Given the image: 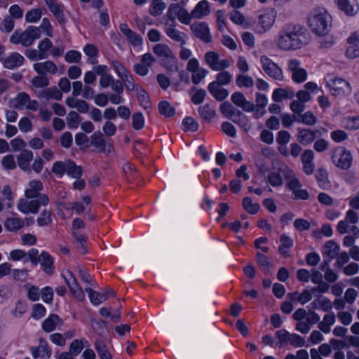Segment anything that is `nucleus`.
I'll use <instances>...</instances> for the list:
<instances>
[{
    "label": "nucleus",
    "instance_id": "f257e3e1",
    "mask_svg": "<svg viewBox=\"0 0 359 359\" xmlns=\"http://www.w3.org/2000/svg\"><path fill=\"white\" fill-rule=\"evenodd\" d=\"M309 41V32L299 24H286L278 33V46L283 50H296L307 45Z\"/></svg>",
    "mask_w": 359,
    "mask_h": 359
},
{
    "label": "nucleus",
    "instance_id": "f03ea898",
    "mask_svg": "<svg viewBox=\"0 0 359 359\" xmlns=\"http://www.w3.org/2000/svg\"><path fill=\"white\" fill-rule=\"evenodd\" d=\"M308 24L313 34H325L332 27V16L325 8H316L311 12Z\"/></svg>",
    "mask_w": 359,
    "mask_h": 359
},
{
    "label": "nucleus",
    "instance_id": "7ed1b4c3",
    "mask_svg": "<svg viewBox=\"0 0 359 359\" xmlns=\"http://www.w3.org/2000/svg\"><path fill=\"white\" fill-rule=\"evenodd\" d=\"M41 36L40 27L28 26L23 32L15 29L10 37V42L28 47L32 45L35 40L40 39Z\"/></svg>",
    "mask_w": 359,
    "mask_h": 359
},
{
    "label": "nucleus",
    "instance_id": "20e7f679",
    "mask_svg": "<svg viewBox=\"0 0 359 359\" xmlns=\"http://www.w3.org/2000/svg\"><path fill=\"white\" fill-rule=\"evenodd\" d=\"M332 163L342 170H348L351 168L353 157L349 150L343 147H337L332 155Z\"/></svg>",
    "mask_w": 359,
    "mask_h": 359
},
{
    "label": "nucleus",
    "instance_id": "39448f33",
    "mask_svg": "<svg viewBox=\"0 0 359 359\" xmlns=\"http://www.w3.org/2000/svg\"><path fill=\"white\" fill-rule=\"evenodd\" d=\"M10 107L16 109H23L24 107L29 110L36 111L39 108V102L30 99L29 95L25 92L17 94L16 97L9 102Z\"/></svg>",
    "mask_w": 359,
    "mask_h": 359
},
{
    "label": "nucleus",
    "instance_id": "423d86ee",
    "mask_svg": "<svg viewBox=\"0 0 359 359\" xmlns=\"http://www.w3.org/2000/svg\"><path fill=\"white\" fill-rule=\"evenodd\" d=\"M327 83L333 95H348L352 91L349 82L341 78H330Z\"/></svg>",
    "mask_w": 359,
    "mask_h": 359
},
{
    "label": "nucleus",
    "instance_id": "0eeeda50",
    "mask_svg": "<svg viewBox=\"0 0 359 359\" xmlns=\"http://www.w3.org/2000/svg\"><path fill=\"white\" fill-rule=\"evenodd\" d=\"M260 62L262 64L264 72L270 77L278 81L283 80V74L281 68L273 62L270 58L266 55H262L260 57Z\"/></svg>",
    "mask_w": 359,
    "mask_h": 359
},
{
    "label": "nucleus",
    "instance_id": "6e6552de",
    "mask_svg": "<svg viewBox=\"0 0 359 359\" xmlns=\"http://www.w3.org/2000/svg\"><path fill=\"white\" fill-rule=\"evenodd\" d=\"M288 70L291 72L292 79L297 83H303L307 79V72L301 67V63L297 59L289 60Z\"/></svg>",
    "mask_w": 359,
    "mask_h": 359
},
{
    "label": "nucleus",
    "instance_id": "1a4fd4ad",
    "mask_svg": "<svg viewBox=\"0 0 359 359\" xmlns=\"http://www.w3.org/2000/svg\"><path fill=\"white\" fill-rule=\"evenodd\" d=\"M297 141L304 146H307L314 142L318 136L321 135L318 130H311L308 128H298Z\"/></svg>",
    "mask_w": 359,
    "mask_h": 359
},
{
    "label": "nucleus",
    "instance_id": "9d476101",
    "mask_svg": "<svg viewBox=\"0 0 359 359\" xmlns=\"http://www.w3.org/2000/svg\"><path fill=\"white\" fill-rule=\"evenodd\" d=\"M190 29L195 36L200 39L203 42L210 43L211 41L212 38L210 30L205 22H194L191 25Z\"/></svg>",
    "mask_w": 359,
    "mask_h": 359
},
{
    "label": "nucleus",
    "instance_id": "9b49d317",
    "mask_svg": "<svg viewBox=\"0 0 359 359\" xmlns=\"http://www.w3.org/2000/svg\"><path fill=\"white\" fill-rule=\"evenodd\" d=\"M85 290L88 294L90 302L94 305H99L110 297H114L116 295L114 290L111 288L103 293L95 291L91 287H86Z\"/></svg>",
    "mask_w": 359,
    "mask_h": 359
},
{
    "label": "nucleus",
    "instance_id": "f8f14e48",
    "mask_svg": "<svg viewBox=\"0 0 359 359\" xmlns=\"http://www.w3.org/2000/svg\"><path fill=\"white\" fill-rule=\"evenodd\" d=\"M63 278L74 296L79 300L84 299V292L73 274L70 271H67V276L63 275Z\"/></svg>",
    "mask_w": 359,
    "mask_h": 359
},
{
    "label": "nucleus",
    "instance_id": "ddd939ff",
    "mask_svg": "<svg viewBox=\"0 0 359 359\" xmlns=\"http://www.w3.org/2000/svg\"><path fill=\"white\" fill-rule=\"evenodd\" d=\"M231 102L244 111L252 112L255 110V104L246 100L245 95L241 92H235L231 95Z\"/></svg>",
    "mask_w": 359,
    "mask_h": 359
},
{
    "label": "nucleus",
    "instance_id": "4468645a",
    "mask_svg": "<svg viewBox=\"0 0 359 359\" xmlns=\"http://www.w3.org/2000/svg\"><path fill=\"white\" fill-rule=\"evenodd\" d=\"M288 189L292 191L294 199L307 200L309 198V194L306 189H302V184L299 179H292L287 183Z\"/></svg>",
    "mask_w": 359,
    "mask_h": 359
},
{
    "label": "nucleus",
    "instance_id": "2eb2a0df",
    "mask_svg": "<svg viewBox=\"0 0 359 359\" xmlns=\"http://www.w3.org/2000/svg\"><path fill=\"white\" fill-rule=\"evenodd\" d=\"M348 44L346 49V55L350 59L359 57V34H353L347 39Z\"/></svg>",
    "mask_w": 359,
    "mask_h": 359
},
{
    "label": "nucleus",
    "instance_id": "dca6fc26",
    "mask_svg": "<svg viewBox=\"0 0 359 359\" xmlns=\"http://www.w3.org/2000/svg\"><path fill=\"white\" fill-rule=\"evenodd\" d=\"M31 352L34 359H49L51 355V350L45 340H41L37 347H32Z\"/></svg>",
    "mask_w": 359,
    "mask_h": 359
},
{
    "label": "nucleus",
    "instance_id": "f3484780",
    "mask_svg": "<svg viewBox=\"0 0 359 359\" xmlns=\"http://www.w3.org/2000/svg\"><path fill=\"white\" fill-rule=\"evenodd\" d=\"M90 140L91 145L96 148H98L100 151L104 152L106 151V147H107V152L110 153L111 151V149H113V147L111 144L107 145L104 135L100 131L94 133L91 135Z\"/></svg>",
    "mask_w": 359,
    "mask_h": 359
},
{
    "label": "nucleus",
    "instance_id": "a211bd4d",
    "mask_svg": "<svg viewBox=\"0 0 359 359\" xmlns=\"http://www.w3.org/2000/svg\"><path fill=\"white\" fill-rule=\"evenodd\" d=\"M25 58L17 52L12 53L10 55L5 57L3 65L8 69H14L22 65Z\"/></svg>",
    "mask_w": 359,
    "mask_h": 359
},
{
    "label": "nucleus",
    "instance_id": "6ab92c4d",
    "mask_svg": "<svg viewBox=\"0 0 359 359\" xmlns=\"http://www.w3.org/2000/svg\"><path fill=\"white\" fill-rule=\"evenodd\" d=\"M219 86L220 85L217 83L211 82L208 84V90L216 100L222 102L229 96V91L227 89Z\"/></svg>",
    "mask_w": 359,
    "mask_h": 359
},
{
    "label": "nucleus",
    "instance_id": "aec40b11",
    "mask_svg": "<svg viewBox=\"0 0 359 359\" xmlns=\"http://www.w3.org/2000/svg\"><path fill=\"white\" fill-rule=\"evenodd\" d=\"M34 157L33 152L30 150H23L17 156V163L20 168L24 171L30 172V162Z\"/></svg>",
    "mask_w": 359,
    "mask_h": 359
},
{
    "label": "nucleus",
    "instance_id": "412c9836",
    "mask_svg": "<svg viewBox=\"0 0 359 359\" xmlns=\"http://www.w3.org/2000/svg\"><path fill=\"white\" fill-rule=\"evenodd\" d=\"M34 69L41 75H45L47 73L55 74L57 68L55 63L51 60H46L43 62L34 64Z\"/></svg>",
    "mask_w": 359,
    "mask_h": 359
},
{
    "label": "nucleus",
    "instance_id": "4be33fe9",
    "mask_svg": "<svg viewBox=\"0 0 359 359\" xmlns=\"http://www.w3.org/2000/svg\"><path fill=\"white\" fill-rule=\"evenodd\" d=\"M29 188L25 191V195L27 198H40L43 194L40 191L43 190V186L39 180H32L29 183Z\"/></svg>",
    "mask_w": 359,
    "mask_h": 359
},
{
    "label": "nucleus",
    "instance_id": "5701e85b",
    "mask_svg": "<svg viewBox=\"0 0 359 359\" xmlns=\"http://www.w3.org/2000/svg\"><path fill=\"white\" fill-rule=\"evenodd\" d=\"M339 8L347 15H354L358 11V7L355 6V0H335Z\"/></svg>",
    "mask_w": 359,
    "mask_h": 359
},
{
    "label": "nucleus",
    "instance_id": "b1692460",
    "mask_svg": "<svg viewBox=\"0 0 359 359\" xmlns=\"http://www.w3.org/2000/svg\"><path fill=\"white\" fill-rule=\"evenodd\" d=\"M210 12L209 3L206 0L199 1L191 11L193 18L201 19L203 16L209 15Z\"/></svg>",
    "mask_w": 359,
    "mask_h": 359
},
{
    "label": "nucleus",
    "instance_id": "393cba45",
    "mask_svg": "<svg viewBox=\"0 0 359 359\" xmlns=\"http://www.w3.org/2000/svg\"><path fill=\"white\" fill-rule=\"evenodd\" d=\"M53 258L47 252H42L39 255V262L45 273L52 274L53 272Z\"/></svg>",
    "mask_w": 359,
    "mask_h": 359
},
{
    "label": "nucleus",
    "instance_id": "a878e982",
    "mask_svg": "<svg viewBox=\"0 0 359 359\" xmlns=\"http://www.w3.org/2000/svg\"><path fill=\"white\" fill-rule=\"evenodd\" d=\"M32 198V201H28L29 212L32 214L37 213L41 205L46 206L49 203V198L46 194H42L40 198Z\"/></svg>",
    "mask_w": 359,
    "mask_h": 359
},
{
    "label": "nucleus",
    "instance_id": "bb28decb",
    "mask_svg": "<svg viewBox=\"0 0 359 359\" xmlns=\"http://www.w3.org/2000/svg\"><path fill=\"white\" fill-rule=\"evenodd\" d=\"M198 111L200 117L208 123H210L216 115L215 107H212L210 104H205L203 106L199 107Z\"/></svg>",
    "mask_w": 359,
    "mask_h": 359
},
{
    "label": "nucleus",
    "instance_id": "cd10ccee",
    "mask_svg": "<svg viewBox=\"0 0 359 359\" xmlns=\"http://www.w3.org/2000/svg\"><path fill=\"white\" fill-rule=\"evenodd\" d=\"M36 95L40 98H46L47 100L53 98L56 100H61L62 97V93L56 87L43 89L36 93Z\"/></svg>",
    "mask_w": 359,
    "mask_h": 359
},
{
    "label": "nucleus",
    "instance_id": "c85d7f7f",
    "mask_svg": "<svg viewBox=\"0 0 359 359\" xmlns=\"http://www.w3.org/2000/svg\"><path fill=\"white\" fill-rule=\"evenodd\" d=\"M294 96L292 90L281 88H276L272 94V98L276 102H280L283 99H292Z\"/></svg>",
    "mask_w": 359,
    "mask_h": 359
},
{
    "label": "nucleus",
    "instance_id": "c756f323",
    "mask_svg": "<svg viewBox=\"0 0 359 359\" xmlns=\"http://www.w3.org/2000/svg\"><path fill=\"white\" fill-rule=\"evenodd\" d=\"M61 323V319L57 314H51L43 320L42 329L46 332H50L55 329L57 324Z\"/></svg>",
    "mask_w": 359,
    "mask_h": 359
},
{
    "label": "nucleus",
    "instance_id": "7c9ffc66",
    "mask_svg": "<svg viewBox=\"0 0 359 359\" xmlns=\"http://www.w3.org/2000/svg\"><path fill=\"white\" fill-rule=\"evenodd\" d=\"M294 118L296 122L309 126H314L318 122L317 117L311 111H307L304 114H301L297 116V117H294Z\"/></svg>",
    "mask_w": 359,
    "mask_h": 359
},
{
    "label": "nucleus",
    "instance_id": "2f4dec72",
    "mask_svg": "<svg viewBox=\"0 0 359 359\" xmlns=\"http://www.w3.org/2000/svg\"><path fill=\"white\" fill-rule=\"evenodd\" d=\"M175 24H171L170 27L166 28V34L172 40L175 41L181 42V46L186 44V40L184 37L186 34L183 32H180L179 30L174 28Z\"/></svg>",
    "mask_w": 359,
    "mask_h": 359
},
{
    "label": "nucleus",
    "instance_id": "473e14b6",
    "mask_svg": "<svg viewBox=\"0 0 359 359\" xmlns=\"http://www.w3.org/2000/svg\"><path fill=\"white\" fill-rule=\"evenodd\" d=\"M67 170L66 173L68 176L79 179L82 175V168L80 165H77L73 161H67Z\"/></svg>",
    "mask_w": 359,
    "mask_h": 359
},
{
    "label": "nucleus",
    "instance_id": "72a5a7b5",
    "mask_svg": "<svg viewBox=\"0 0 359 359\" xmlns=\"http://www.w3.org/2000/svg\"><path fill=\"white\" fill-rule=\"evenodd\" d=\"M324 248V254L329 257L330 259L336 258V257L338 255V253L339 252V245L332 240L327 241Z\"/></svg>",
    "mask_w": 359,
    "mask_h": 359
},
{
    "label": "nucleus",
    "instance_id": "f704fd0d",
    "mask_svg": "<svg viewBox=\"0 0 359 359\" xmlns=\"http://www.w3.org/2000/svg\"><path fill=\"white\" fill-rule=\"evenodd\" d=\"M316 178L319 187L323 189H327L330 187V183L327 179V172L325 169H318L316 173Z\"/></svg>",
    "mask_w": 359,
    "mask_h": 359
},
{
    "label": "nucleus",
    "instance_id": "c9c22d12",
    "mask_svg": "<svg viewBox=\"0 0 359 359\" xmlns=\"http://www.w3.org/2000/svg\"><path fill=\"white\" fill-rule=\"evenodd\" d=\"M161 65L167 69L168 72H178L179 69L177 65V60L174 54L170 55L166 58L161 60Z\"/></svg>",
    "mask_w": 359,
    "mask_h": 359
},
{
    "label": "nucleus",
    "instance_id": "e433bc0d",
    "mask_svg": "<svg viewBox=\"0 0 359 359\" xmlns=\"http://www.w3.org/2000/svg\"><path fill=\"white\" fill-rule=\"evenodd\" d=\"M280 245L278 247V251L284 256H287V250L293 246L292 239L286 234H282L280 237Z\"/></svg>",
    "mask_w": 359,
    "mask_h": 359
},
{
    "label": "nucleus",
    "instance_id": "4c0bfd02",
    "mask_svg": "<svg viewBox=\"0 0 359 359\" xmlns=\"http://www.w3.org/2000/svg\"><path fill=\"white\" fill-rule=\"evenodd\" d=\"M4 226L9 231L15 232L24 226V221L20 218H8Z\"/></svg>",
    "mask_w": 359,
    "mask_h": 359
},
{
    "label": "nucleus",
    "instance_id": "58836bf2",
    "mask_svg": "<svg viewBox=\"0 0 359 359\" xmlns=\"http://www.w3.org/2000/svg\"><path fill=\"white\" fill-rule=\"evenodd\" d=\"M256 260L260 269L265 273H268L270 268L272 267V264L269 262V257L261 252H257Z\"/></svg>",
    "mask_w": 359,
    "mask_h": 359
},
{
    "label": "nucleus",
    "instance_id": "ea45409f",
    "mask_svg": "<svg viewBox=\"0 0 359 359\" xmlns=\"http://www.w3.org/2000/svg\"><path fill=\"white\" fill-rule=\"evenodd\" d=\"M159 113L166 118H170L175 114V109L166 101H161L158 104Z\"/></svg>",
    "mask_w": 359,
    "mask_h": 359
},
{
    "label": "nucleus",
    "instance_id": "a19ab883",
    "mask_svg": "<svg viewBox=\"0 0 359 359\" xmlns=\"http://www.w3.org/2000/svg\"><path fill=\"white\" fill-rule=\"evenodd\" d=\"M95 348L101 359H112L111 353L102 340H96Z\"/></svg>",
    "mask_w": 359,
    "mask_h": 359
},
{
    "label": "nucleus",
    "instance_id": "79ce46f5",
    "mask_svg": "<svg viewBox=\"0 0 359 359\" xmlns=\"http://www.w3.org/2000/svg\"><path fill=\"white\" fill-rule=\"evenodd\" d=\"M206 64L212 70L216 71L219 60V54L215 51H208L205 55Z\"/></svg>",
    "mask_w": 359,
    "mask_h": 359
},
{
    "label": "nucleus",
    "instance_id": "37998d69",
    "mask_svg": "<svg viewBox=\"0 0 359 359\" xmlns=\"http://www.w3.org/2000/svg\"><path fill=\"white\" fill-rule=\"evenodd\" d=\"M165 8L166 4L163 0H152L149 12L152 16H158Z\"/></svg>",
    "mask_w": 359,
    "mask_h": 359
},
{
    "label": "nucleus",
    "instance_id": "c03bdc74",
    "mask_svg": "<svg viewBox=\"0 0 359 359\" xmlns=\"http://www.w3.org/2000/svg\"><path fill=\"white\" fill-rule=\"evenodd\" d=\"M243 208L250 214L255 215L259 210V205L257 203H252L250 197L246 196L243 199Z\"/></svg>",
    "mask_w": 359,
    "mask_h": 359
},
{
    "label": "nucleus",
    "instance_id": "a18cd8bd",
    "mask_svg": "<svg viewBox=\"0 0 359 359\" xmlns=\"http://www.w3.org/2000/svg\"><path fill=\"white\" fill-rule=\"evenodd\" d=\"M219 109L223 116L229 119L232 118L236 114V111L238 110L227 101L222 103L219 106Z\"/></svg>",
    "mask_w": 359,
    "mask_h": 359
},
{
    "label": "nucleus",
    "instance_id": "49530a36",
    "mask_svg": "<svg viewBox=\"0 0 359 359\" xmlns=\"http://www.w3.org/2000/svg\"><path fill=\"white\" fill-rule=\"evenodd\" d=\"M153 52L158 57L166 58L173 53L171 49L165 44L158 43L153 47Z\"/></svg>",
    "mask_w": 359,
    "mask_h": 359
},
{
    "label": "nucleus",
    "instance_id": "de8ad7c7",
    "mask_svg": "<svg viewBox=\"0 0 359 359\" xmlns=\"http://www.w3.org/2000/svg\"><path fill=\"white\" fill-rule=\"evenodd\" d=\"M320 36L318 43L321 49L329 48L332 47L334 43V39L332 34L327 32L325 34H317Z\"/></svg>",
    "mask_w": 359,
    "mask_h": 359
},
{
    "label": "nucleus",
    "instance_id": "09e8293b",
    "mask_svg": "<svg viewBox=\"0 0 359 359\" xmlns=\"http://www.w3.org/2000/svg\"><path fill=\"white\" fill-rule=\"evenodd\" d=\"M183 130L184 131L196 132L198 130V122L191 116H187L182 121Z\"/></svg>",
    "mask_w": 359,
    "mask_h": 359
},
{
    "label": "nucleus",
    "instance_id": "8fccbe9b",
    "mask_svg": "<svg viewBox=\"0 0 359 359\" xmlns=\"http://www.w3.org/2000/svg\"><path fill=\"white\" fill-rule=\"evenodd\" d=\"M236 84L239 88H250L254 85V80L248 75L238 74L236 79Z\"/></svg>",
    "mask_w": 359,
    "mask_h": 359
},
{
    "label": "nucleus",
    "instance_id": "3c124183",
    "mask_svg": "<svg viewBox=\"0 0 359 359\" xmlns=\"http://www.w3.org/2000/svg\"><path fill=\"white\" fill-rule=\"evenodd\" d=\"M52 212L48 210H43L36 219L37 224L39 226H48L52 223Z\"/></svg>",
    "mask_w": 359,
    "mask_h": 359
},
{
    "label": "nucleus",
    "instance_id": "603ef678",
    "mask_svg": "<svg viewBox=\"0 0 359 359\" xmlns=\"http://www.w3.org/2000/svg\"><path fill=\"white\" fill-rule=\"evenodd\" d=\"M274 22V18L271 16L269 13L262 14L259 16V19L257 21L258 25H259L264 31H266L267 29H269Z\"/></svg>",
    "mask_w": 359,
    "mask_h": 359
},
{
    "label": "nucleus",
    "instance_id": "864d4df0",
    "mask_svg": "<svg viewBox=\"0 0 359 359\" xmlns=\"http://www.w3.org/2000/svg\"><path fill=\"white\" fill-rule=\"evenodd\" d=\"M230 120L241 127L247 126L249 122L248 116L239 109L236 111V114Z\"/></svg>",
    "mask_w": 359,
    "mask_h": 359
},
{
    "label": "nucleus",
    "instance_id": "5fc2aeb1",
    "mask_svg": "<svg viewBox=\"0 0 359 359\" xmlns=\"http://www.w3.org/2000/svg\"><path fill=\"white\" fill-rule=\"evenodd\" d=\"M67 122L68 127L70 129H74L79 126L81 122V118L76 111H71L67 116Z\"/></svg>",
    "mask_w": 359,
    "mask_h": 359
},
{
    "label": "nucleus",
    "instance_id": "6e6d98bb",
    "mask_svg": "<svg viewBox=\"0 0 359 359\" xmlns=\"http://www.w3.org/2000/svg\"><path fill=\"white\" fill-rule=\"evenodd\" d=\"M232 75L226 71L221 72L216 76V81L213 82L217 83L220 86H226L231 83Z\"/></svg>",
    "mask_w": 359,
    "mask_h": 359
},
{
    "label": "nucleus",
    "instance_id": "4d7b16f0",
    "mask_svg": "<svg viewBox=\"0 0 359 359\" xmlns=\"http://www.w3.org/2000/svg\"><path fill=\"white\" fill-rule=\"evenodd\" d=\"M137 100L140 104L144 108L147 109L151 107V102L149 95L144 89L140 88L137 90Z\"/></svg>",
    "mask_w": 359,
    "mask_h": 359
},
{
    "label": "nucleus",
    "instance_id": "13d9d810",
    "mask_svg": "<svg viewBox=\"0 0 359 359\" xmlns=\"http://www.w3.org/2000/svg\"><path fill=\"white\" fill-rule=\"evenodd\" d=\"M275 335L278 339V341L276 342V345L278 346L282 347L287 342H289L290 334L286 330L283 329L278 330L276 331Z\"/></svg>",
    "mask_w": 359,
    "mask_h": 359
},
{
    "label": "nucleus",
    "instance_id": "bf43d9fd",
    "mask_svg": "<svg viewBox=\"0 0 359 359\" xmlns=\"http://www.w3.org/2000/svg\"><path fill=\"white\" fill-rule=\"evenodd\" d=\"M268 183H269L272 187H280L283 184V181L282 177L278 172H270L266 177Z\"/></svg>",
    "mask_w": 359,
    "mask_h": 359
},
{
    "label": "nucleus",
    "instance_id": "052dcab7",
    "mask_svg": "<svg viewBox=\"0 0 359 359\" xmlns=\"http://www.w3.org/2000/svg\"><path fill=\"white\" fill-rule=\"evenodd\" d=\"M132 121V126L136 130H141L144 126V118L141 112L133 114Z\"/></svg>",
    "mask_w": 359,
    "mask_h": 359
},
{
    "label": "nucleus",
    "instance_id": "680f3d73",
    "mask_svg": "<svg viewBox=\"0 0 359 359\" xmlns=\"http://www.w3.org/2000/svg\"><path fill=\"white\" fill-rule=\"evenodd\" d=\"M42 12L41 9H32L27 12L25 15V20L29 23L36 22L41 18Z\"/></svg>",
    "mask_w": 359,
    "mask_h": 359
},
{
    "label": "nucleus",
    "instance_id": "e2e57ef3",
    "mask_svg": "<svg viewBox=\"0 0 359 359\" xmlns=\"http://www.w3.org/2000/svg\"><path fill=\"white\" fill-rule=\"evenodd\" d=\"M25 54L27 57L32 61L45 59L48 57L47 53H41L35 49H27Z\"/></svg>",
    "mask_w": 359,
    "mask_h": 359
},
{
    "label": "nucleus",
    "instance_id": "0e129e2a",
    "mask_svg": "<svg viewBox=\"0 0 359 359\" xmlns=\"http://www.w3.org/2000/svg\"><path fill=\"white\" fill-rule=\"evenodd\" d=\"M67 161H56L53 163L52 167V172L55 175L62 177L67 170Z\"/></svg>",
    "mask_w": 359,
    "mask_h": 359
},
{
    "label": "nucleus",
    "instance_id": "69168bd1",
    "mask_svg": "<svg viewBox=\"0 0 359 359\" xmlns=\"http://www.w3.org/2000/svg\"><path fill=\"white\" fill-rule=\"evenodd\" d=\"M81 54L80 52L71 50L67 52L65 59L68 63H77L81 60Z\"/></svg>",
    "mask_w": 359,
    "mask_h": 359
},
{
    "label": "nucleus",
    "instance_id": "338daca9",
    "mask_svg": "<svg viewBox=\"0 0 359 359\" xmlns=\"http://www.w3.org/2000/svg\"><path fill=\"white\" fill-rule=\"evenodd\" d=\"M15 25V22L11 16H6L1 23L0 29L5 33L11 32Z\"/></svg>",
    "mask_w": 359,
    "mask_h": 359
},
{
    "label": "nucleus",
    "instance_id": "774afa93",
    "mask_svg": "<svg viewBox=\"0 0 359 359\" xmlns=\"http://www.w3.org/2000/svg\"><path fill=\"white\" fill-rule=\"evenodd\" d=\"M83 348V341L81 340L74 339L70 344L69 352L71 353V354L77 355L81 353Z\"/></svg>",
    "mask_w": 359,
    "mask_h": 359
}]
</instances>
